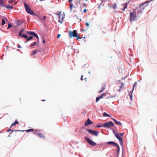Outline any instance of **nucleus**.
Listing matches in <instances>:
<instances>
[{"instance_id": "9b49d317", "label": "nucleus", "mask_w": 157, "mask_h": 157, "mask_svg": "<svg viewBox=\"0 0 157 157\" xmlns=\"http://www.w3.org/2000/svg\"><path fill=\"white\" fill-rule=\"evenodd\" d=\"M122 8L121 10L123 11H125V10L127 8V4H124L121 5Z\"/></svg>"}, {"instance_id": "7c9ffc66", "label": "nucleus", "mask_w": 157, "mask_h": 157, "mask_svg": "<svg viewBox=\"0 0 157 157\" xmlns=\"http://www.w3.org/2000/svg\"><path fill=\"white\" fill-rule=\"evenodd\" d=\"M100 99L99 97H97L96 99V102H98Z\"/></svg>"}, {"instance_id": "c9c22d12", "label": "nucleus", "mask_w": 157, "mask_h": 157, "mask_svg": "<svg viewBox=\"0 0 157 157\" xmlns=\"http://www.w3.org/2000/svg\"><path fill=\"white\" fill-rule=\"evenodd\" d=\"M97 127H98V128H100V127H102V126L100 125H97Z\"/></svg>"}, {"instance_id": "680f3d73", "label": "nucleus", "mask_w": 157, "mask_h": 157, "mask_svg": "<svg viewBox=\"0 0 157 157\" xmlns=\"http://www.w3.org/2000/svg\"><path fill=\"white\" fill-rule=\"evenodd\" d=\"M86 78H85V80H86Z\"/></svg>"}, {"instance_id": "3c124183", "label": "nucleus", "mask_w": 157, "mask_h": 157, "mask_svg": "<svg viewBox=\"0 0 157 157\" xmlns=\"http://www.w3.org/2000/svg\"><path fill=\"white\" fill-rule=\"evenodd\" d=\"M115 97V96H112V97H110V98H114Z\"/></svg>"}, {"instance_id": "6ab92c4d", "label": "nucleus", "mask_w": 157, "mask_h": 157, "mask_svg": "<svg viewBox=\"0 0 157 157\" xmlns=\"http://www.w3.org/2000/svg\"><path fill=\"white\" fill-rule=\"evenodd\" d=\"M7 9H12L13 8V7H11L10 6L8 5L5 6Z\"/></svg>"}, {"instance_id": "7ed1b4c3", "label": "nucleus", "mask_w": 157, "mask_h": 157, "mask_svg": "<svg viewBox=\"0 0 157 157\" xmlns=\"http://www.w3.org/2000/svg\"><path fill=\"white\" fill-rule=\"evenodd\" d=\"M114 125L113 123L111 121H109L105 123L102 125V127L104 128H108L110 126H113Z\"/></svg>"}, {"instance_id": "58836bf2", "label": "nucleus", "mask_w": 157, "mask_h": 157, "mask_svg": "<svg viewBox=\"0 0 157 157\" xmlns=\"http://www.w3.org/2000/svg\"><path fill=\"white\" fill-rule=\"evenodd\" d=\"M13 0H10L9 1V2L10 3H11L12 2V1Z\"/></svg>"}, {"instance_id": "f704fd0d", "label": "nucleus", "mask_w": 157, "mask_h": 157, "mask_svg": "<svg viewBox=\"0 0 157 157\" xmlns=\"http://www.w3.org/2000/svg\"><path fill=\"white\" fill-rule=\"evenodd\" d=\"M86 26L87 27H88L89 26V23L87 22L86 23Z\"/></svg>"}, {"instance_id": "a18cd8bd", "label": "nucleus", "mask_w": 157, "mask_h": 157, "mask_svg": "<svg viewBox=\"0 0 157 157\" xmlns=\"http://www.w3.org/2000/svg\"><path fill=\"white\" fill-rule=\"evenodd\" d=\"M83 76L82 75L81 76V80H82L83 79L82 78Z\"/></svg>"}, {"instance_id": "6e6552de", "label": "nucleus", "mask_w": 157, "mask_h": 157, "mask_svg": "<svg viewBox=\"0 0 157 157\" xmlns=\"http://www.w3.org/2000/svg\"><path fill=\"white\" fill-rule=\"evenodd\" d=\"M87 141L88 143L93 146H95L96 144V143H95L89 139H88L87 140Z\"/></svg>"}, {"instance_id": "ea45409f", "label": "nucleus", "mask_w": 157, "mask_h": 157, "mask_svg": "<svg viewBox=\"0 0 157 157\" xmlns=\"http://www.w3.org/2000/svg\"><path fill=\"white\" fill-rule=\"evenodd\" d=\"M113 133L115 135V134L116 133H117L116 132L115 130H114L113 131Z\"/></svg>"}, {"instance_id": "dca6fc26", "label": "nucleus", "mask_w": 157, "mask_h": 157, "mask_svg": "<svg viewBox=\"0 0 157 157\" xmlns=\"http://www.w3.org/2000/svg\"><path fill=\"white\" fill-rule=\"evenodd\" d=\"M103 116L104 117H110V116L109 114L105 113H104L103 114Z\"/></svg>"}, {"instance_id": "cd10ccee", "label": "nucleus", "mask_w": 157, "mask_h": 157, "mask_svg": "<svg viewBox=\"0 0 157 157\" xmlns=\"http://www.w3.org/2000/svg\"><path fill=\"white\" fill-rule=\"evenodd\" d=\"M124 85H123L120 86V87L121 89L119 90V91L120 92L121 91V90L123 88Z\"/></svg>"}, {"instance_id": "f03ea898", "label": "nucleus", "mask_w": 157, "mask_h": 157, "mask_svg": "<svg viewBox=\"0 0 157 157\" xmlns=\"http://www.w3.org/2000/svg\"><path fill=\"white\" fill-rule=\"evenodd\" d=\"M24 6L27 12L31 15L34 14L33 12L30 9L28 5L26 3H24Z\"/></svg>"}, {"instance_id": "338daca9", "label": "nucleus", "mask_w": 157, "mask_h": 157, "mask_svg": "<svg viewBox=\"0 0 157 157\" xmlns=\"http://www.w3.org/2000/svg\"><path fill=\"white\" fill-rule=\"evenodd\" d=\"M25 43H27V42H26H26H25Z\"/></svg>"}, {"instance_id": "c756f323", "label": "nucleus", "mask_w": 157, "mask_h": 157, "mask_svg": "<svg viewBox=\"0 0 157 157\" xmlns=\"http://www.w3.org/2000/svg\"><path fill=\"white\" fill-rule=\"evenodd\" d=\"M2 25H3L5 24L6 22H5V21L4 19H2Z\"/></svg>"}, {"instance_id": "79ce46f5", "label": "nucleus", "mask_w": 157, "mask_h": 157, "mask_svg": "<svg viewBox=\"0 0 157 157\" xmlns=\"http://www.w3.org/2000/svg\"><path fill=\"white\" fill-rule=\"evenodd\" d=\"M118 150H117V153H119L120 151V148H117Z\"/></svg>"}, {"instance_id": "5701e85b", "label": "nucleus", "mask_w": 157, "mask_h": 157, "mask_svg": "<svg viewBox=\"0 0 157 157\" xmlns=\"http://www.w3.org/2000/svg\"><path fill=\"white\" fill-rule=\"evenodd\" d=\"M18 122L17 121H15V122L14 123H13L11 125V127L13 125H16V124H18Z\"/></svg>"}, {"instance_id": "e433bc0d", "label": "nucleus", "mask_w": 157, "mask_h": 157, "mask_svg": "<svg viewBox=\"0 0 157 157\" xmlns=\"http://www.w3.org/2000/svg\"><path fill=\"white\" fill-rule=\"evenodd\" d=\"M60 36H61V35L60 34H58L57 36V38H59L60 37Z\"/></svg>"}, {"instance_id": "bb28decb", "label": "nucleus", "mask_w": 157, "mask_h": 157, "mask_svg": "<svg viewBox=\"0 0 157 157\" xmlns=\"http://www.w3.org/2000/svg\"><path fill=\"white\" fill-rule=\"evenodd\" d=\"M36 44V42H34V43L33 44H31L30 45V47H33L34 45H35Z\"/></svg>"}, {"instance_id": "774afa93", "label": "nucleus", "mask_w": 157, "mask_h": 157, "mask_svg": "<svg viewBox=\"0 0 157 157\" xmlns=\"http://www.w3.org/2000/svg\"><path fill=\"white\" fill-rule=\"evenodd\" d=\"M86 0V1H87V0Z\"/></svg>"}, {"instance_id": "473e14b6", "label": "nucleus", "mask_w": 157, "mask_h": 157, "mask_svg": "<svg viewBox=\"0 0 157 157\" xmlns=\"http://www.w3.org/2000/svg\"><path fill=\"white\" fill-rule=\"evenodd\" d=\"M11 27H12V25L10 24H9L8 25V27L7 29H8L10 28Z\"/></svg>"}, {"instance_id": "39448f33", "label": "nucleus", "mask_w": 157, "mask_h": 157, "mask_svg": "<svg viewBox=\"0 0 157 157\" xmlns=\"http://www.w3.org/2000/svg\"><path fill=\"white\" fill-rule=\"evenodd\" d=\"M87 131L94 136H97L98 135V132L96 131L91 129H88L87 130Z\"/></svg>"}, {"instance_id": "a878e982", "label": "nucleus", "mask_w": 157, "mask_h": 157, "mask_svg": "<svg viewBox=\"0 0 157 157\" xmlns=\"http://www.w3.org/2000/svg\"><path fill=\"white\" fill-rule=\"evenodd\" d=\"M37 50H36V49L34 50L33 52V55L37 53Z\"/></svg>"}, {"instance_id": "423d86ee", "label": "nucleus", "mask_w": 157, "mask_h": 157, "mask_svg": "<svg viewBox=\"0 0 157 157\" xmlns=\"http://www.w3.org/2000/svg\"><path fill=\"white\" fill-rule=\"evenodd\" d=\"M115 136L119 140L120 144L122 146L123 144L122 138L118 133H116Z\"/></svg>"}, {"instance_id": "c03bdc74", "label": "nucleus", "mask_w": 157, "mask_h": 157, "mask_svg": "<svg viewBox=\"0 0 157 157\" xmlns=\"http://www.w3.org/2000/svg\"><path fill=\"white\" fill-rule=\"evenodd\" d=\"M83 12H86V9H85L84 10H83Z\"/></svg>"}, {"instance_id": "4c0bfd02", "label": "nucleus", "mask_w": 157, "mask_h": 157, "mask_svg": "<svg viewBox=\"0 0 157 157\" xmlns=\"http://www.w3.org/2000/svg\"><path fill=\"white\" fill-rule=\"evenodd\" d=\"M28 37V36L27 35H25V36H24V38H25V39H27Z\"/></svg>"}, {"instance_id": "4be33fe9", "label": "nucleus", "mask_w": 157, "mask_h": 157, "mask_svg": "<svg viewBox=\"0 0 157 157\" xmlns=\"http://www.w3.org/2000/svg\"><path fill=\"white\" fill-rule=\"evenodd\" d=\"M70 10H71V11H72V7H75V6H74L71 3L70 5Z\"/></svg>"}, {"instance_id": "393cba45", "label": "nucleus", "mask_w": 157, "mask_h": 157, "mask_svg": "<svg viewBox=\"0 0 157 157\" xmlns=\"http://www.w3.org/2000/svg\"><path fill=\"white\" fill-rule=\"evenodd\" d=\"M60 13H61V12H60L59 13H56V14L57 15H59V22H60V23H62V21L61 22H60Z\"/></svg>"}, {"instance_id": "603ef678", "label": "nucleus", "mask_w": 157, "mask_h": 157, "mask_svg": "<svg viewBox=\"0 0 157 157\" xmlns=\"http://www.w3.org/2000/svg\"><path fill=\"white\" fill-rule=\"evenodd\" d=\"M43 42L44 43H45V40H44L43 41Z\"/></svg>"}, {"instance_id": "0eeeda50", "label": "nucleus", "mask_w": 157, "mask_h": 157, "mask_svg": "<svg viewBox=\"0 0 157 157\" xmlns=\"http://www.w3.org/2000/svg\"><path fill=\"white\" fill-rule=\"evenodd\" d=\"M27 33L30 35H32L34 37H36L37 39H39V37L37 34L33 32L27 31Z\"/></svg>"}, {"instance_id": "ddd939ff", "label": "nucleus", "mask_w": 157, "mask_h": 157, "mask_svg": "<svg viewBox=\"0 0 157 157\" xmlns=\"http://www.w3.org/2000/svg\"><path fill=\"white\" fill-rule=\"evenodd\" d=\"M112 119L114 123L117 125H121V123L120 121H117L116 119L113 118H112Z\"/></svg>"}, {"instance_id": "052dcab7", "label": "nucleus", "mask_w": 157, "mask_h": 157, "mask_svg": "<svg viewBox=\"0 0 157 157\" xmlns=\"http://www.w3.org/2000/svg\"><path fill=\"white\" fill-rule=\"evenodd\" d=\"M78 38L80 39V38L79 37H78L77 39H78Z\"/></svg>"}, {"instance_id": "1a4fd4ad", "label": "nucleus", "mask_w": 157, "mask_h": 157, "mask_svg": "<svg viewBox=\"0 0 157 157\" xmlns=\"http://www.w3.org/2000/svg\"><path fill=\"white\" fill-rule=\"evenodd\" d=\"M92 124V122L89 119H88L85 122V126H87Z\"/></svg>"}, {"instance_id": "37998d69", "label": "nucleus", "mask_w": 157, "mask_h": 157, "mask_svg": "<svg viewBox=\"0 0 157 157\" xmlns=\"http://www.w3.org/2000/svg\"><path fill=\"white\" fill-rule=\"evenodd\" d=\"M25 36V35H21V37L24 38Z\"/></svg>"}, {"instance_id": "2eb2a0df", "label": "nucleus", "mask_w": 157, "mask_h": 157, "mask_svg": "<svg viewBox=\"0 0 157 157\" xmlns=\"http://www.w3.org/2000/svg\"><path fill=\"white\" fill-rule=\"evenodd\" d=\"M37 134L40 137L43 138L44 137L43 134L42 133H37Z\"/></svg>"}, {"instance_id": "20e7f679", "label": "nucleus", "mask_w": 157, "mask_h": 157, "mask_svg": "<svg viewBox=\"0 0 157 157\" xmlns=\"http://www.w3.org/2000/svg\"><path fill=\"white\" fill-rule=\"evenodd\" d=\"M78 33L76 30H74L73 32H70L69 33V35L70 37H76L77 36Z\"/></svg>"}, {"instance_id": "f257e3e1", "label": "nucleus", "mask_w": 157, "mask_h": 157, "mask_svg": "<svg viewBox=\"0 0 157 157\" xmlns=\"http://www.w3.org/2000/svg\"><path fill=\"white\" fill-rule=\"evenodd\" d=\"M136 10H134L132 12H130V21H136L137 19V16H136Z\"/></svg>"}, {"instance_id": "b1692460", "label": "nucleus", "mask_w": 157, "mask_h": 157, "mask_svg": "<svg viewBox=\"0 0 157 157\" xmlns=\"http://www.w3.org/2000/svg\"><path fill=\"white\" fill-rule=\"evenodd\" d=\"M132 92H132H132H131V94H129L130 98V99H131V100H132Z\"/></svg>"}, {"instance_id": "e2e57ef3", "label": "nucleus", "mask_w": 157, "mask_h": 157, "mask_svg": "<svg viewBox=\"0 0 157 157\" xmlns=\"http://www.w3.org/2000/svg\"><path fill=\"white\" fill-rule=\"evenodd\" d=\"M121 84H122V85H124V84H123V83H121Z\"/></svg>"}, {"instance_id": "9d476101", "label": "nucleus", "mask_w": 157, "mask_h": 157, "mask_svg": "<svg viewBox=\"0 0 157 157\" xmlns=\"http://www.w3.org/2000/svg\"><path fill=\"white\" fill-rule=\"evenodd\" d=\"M107 144L109 145H113L116 147H119L118 145L116 143L112 142L109 141L107 142Z\"/></svg>"}, {"instance_id": "4d7b16f0", "label": "nucleus", "mask_w": 157, "mask_h": 157, "mask_svg": "<svg viewBox=\"0 0 157 157\" xmlns=\"http://www.w3.org/2000/svg\"><path fill=\"white\" fill-rule=\"evenodd\" d=\"M86 4H83V6H86Z\"/></svg>"}, {"instance_id": "5fc2aeb1", "label": "nucleus", "mask_w": 157, "mask_h": 157, "mask_svg": "<svg viewBox=\"0 0 157 157\" xmlns=\"http://www.w3.org/2000/svg\"><path fill=\"white\" fill-rule=\"evenodd\" d=\"M17 131H24V130H23V131H21V130H17Z\"/></svg>"}, {"instance_id": "a211bd4d", "label": "nucleus", "mask_w": 157, "mask_h": 157, "mask_svg": "<svg viewBox=\"0 0 157 157\" xmlns=\"http://www.w3.org/2000/svg\"><path fill=\"white\" fill-rule=\"evenodd\" d=\"M112 7L114 9H115L117 8V5L116 3H114L113 5L112 6Z\"/></svg>"}, {"instance_id": "f3484780", "label": "nucleus", "mask_w": 157, "mask_h": 157, "mask_svg": "<svg viewBox=\"0 0 157 157\" xmlns=\"http://www.w3.org/2000/svg\"><path fill=\"white\" fill-rule=\"evenodd\" d=\"M33 38V37L31 36H30L28 38L26 39V41H28L29 40L32 39Z\"/></svg>"}, {"instance_id": "8fccbe9b", "label": "nucleus", "mask_w": 157, "mask_h": 157, "mask_svg": "<svg viewBox=\"0 0 157 157\" xmlns=\"http://www.w3.org/2000/svg\"><path fill=\"white\" fill-rule=\"evenodd\" d=\"M109 6L110 7H112V5L111 4H109Z\"/></svg>"}, {"instance_id": "412c9836", "label": "nucleus", "mask_w": 157, "mask_h": 157, "mask_svg": "<svg viewBox=\"0 0 157 157\" xmlns=\"http://www.w3.org/2000/svg\"><path fill=\"white\" fill-rule=\"evenodd\" d=\"M24 32V30L23 29H21L19 33V36H21V33H22Z\"/></svg>"}, {"instance_id": "4468645a", "label": "nucleus", "mask_w": 157, "mask_h": 157, "mask_svg": "<svg viewBox=\"0 0 157 157\" xmlns=\"http://www.w3.org/2000/svg\"><path fill=\"white\" fill-rule=\"evenodd\" d=\"M3 0H1L0 1V6L5 7V6L3 4Z\"/></svg>"}, {"instance_id": "72a5a7b5", "label": "nucleus", "mask_w": 157, "mask_h": 157, "mask_svg": "<svg viewBox=\"0 0 157 157\" xmlns=\"http://www.w3.org/2000/svg\"><path fill=\"white\" fill-rule=\"evenodd\" d=\"M104 93H103L99 97L100 99L102 98H103V95H104Z\"/></svg>"}, {"instance_id": "864d4df0", "label": "nucleus", "mask_w": 157, "mask_h": 157, "mask_svg": "<svg viewBox=\"0 0 157 157\" xmlns=\"http://www.w3.org/2000/svg\"><path fill=\"white\" fill-rule=\"evenodd\" d=\"M11 129H9V130H8V132H9L10 131H11Z\"/></svg>"}, {"instance_id": "f8f14e48", "label": "nucleus", "mask_w": 157, "mask_h": 157, "mask_svg": "<svg viewBox=\"0 0 157 157\" xmlns=\"http://www.w3.org/2000/svg\"><path fill=\"white\" fill-rule=\"evenodd\" d=\"M151 1H148L146 2L143 3H142L141 5V6H144L145 7H146L148 5L149 3L150 2H151Z\"/></svg>"}, {"instance_id": "6e6d98bb", "label": "nucleus", "mask_w": 157, "mask_h": 157, "mask_svg": "<svg viewBox=\"0 0 157 157\" xmlns=\"http://www.w3.org/2000/svg\"><path fill=\"white\" fill-rule=\"evenodd\" d=\"M60 18H61V19H63V17H62V18H61V17H60Z\"/></svg>"}, {"instance_id": "49530a36", "label": "nucleus", "mask_w": 157, "mask_h": 157, "mask_svg": "<svg viewBox=\"0 0 157 157\" xmlns=\"http://www.w3.org/2000/svg\"><path fill=\"white\" fill-rule=\"evenodd\" d=\"M43 18L44 19H45L46 18V17L45 16H44Z\"/></svg>"}, {"instance_id": "69168bd1", "label": "nucleus", "mask_w": 157, "mask_h": 157, "mask_svg": "<svg viewBox=\"0 0 157 157\" xmlns=\"http://www.w3.org/2000/svg\"><path fill=\"white\" fill-rule=\"evenodd\" d=\"M122 150H123V147H122Z\"/></svg>"}, {"instance_id": "a19ab883", "label": "nucleus", "mask_w": 157, "mask_h": 157, "mask_svg": "<svg viewBox=\"0 0 157 157\" xmlns=\"http://www.w3.org/2000/svg\"><path fill=\"white\" fill-rule=\"evenodd\" d=\"M120 135L121 136H122L124 135V133H120Z\"/></svg>"}, {"instance_id": "c85d7f7f", "label": "nucleus", "mask_w": 157, "mask_h": 157, "mask_svg": "<svg viewBox=\"0 0 157 157\" xmlns=\"http://www.w3.org/2000/svg\"><path fill=\"white\" fill-rule=\"evenodd\" d=\"M137 85V83L136 82H135L134 83V84H133V89L132 90V92H133L134 90V87H135V86H136V85Z\"/></svg>"}, {"instance_id": "0e129e2a", "label": "nucleus", "mask_w": 157, "mask_h": 157, "mask_svg": "<svg viewBox=\"0 0 157 157\" xmlns=\"http://www.w3.org/2000/svg\"><path fill=\"white\" fill-rule=\"evenodd\" d=\"M40 1H43V0H40Z\"/></svg>"}, {"instance_id": "bf43d9fd", "label": "nucleus", "mask_w": 157, "mask_h": 157, "mask_svg": "<svg viewBox=\"0 0 157 157\" xmlns=\"http://www.w3.org/2000/svg\"><path fill=\"white\" fill-rule=\"evenodd\" d=\"M88 73H89V74H90V71H88Z\"/></svg>"}, {"instance_id": "09e8293b", "label": "nucleus", "mask_w": 157, "mask_h": 157, "mask_svg": "<svg viewBox=\"0 0 157 157\" xmlns=\"http://www.w3.org/2000/svg\"><path fill=\"white\" fill-rule=\"evenodd\" d=\"M73 0H68V1L70 2L72 1Z\"/></svg>"}, {"instance_id": "de8ad7c7", "label": "nucleus", "mask_w": 157, "mask_h": 157, "mask_svg": "<svg viewBox=\"0 0 157 157\" xmlns=\"http://www.w3.org/2000/svg\"><path fill=\"white\" fill-rule=\"evenodd\" d=\"M18 48H21V46H20V45H18Z\"/></svg>"}, {"instance_id": "13d9d810", "label": "nucleus", "mask_w": 157, "mask_h": 157, "mask_svg": "<svg viewBox=\"0 0 157 157\" xmlns=\"http://www.w3.org/2000/svg\"><path fill=\"white\" fill-rule=\"evenodd\" d=\"M42 101H45V100H42Z\"/></svg>"}, {"instance_id": "2f4dec72", "label": "nucleus", "mask_w": 157, "mask_h": 157, "mask_svg": "<svg viewBox=\"0 0 157 157\" xmlns=\"http://www.w3.org/2000/svg\"><path fill=\"white\" fill-rule=\"evenodd\" d=\"M26 131L27 132H29L30 131H33V129H28V130H26Z\"/></svg>"}, {"instance_id": "aec40b11", "label": "nucleus", "mask_w": 157, "mask_h": 157, "mask_svg": "<svg viewBox=\"0 0 157 157\" xmlns=\"http://www.w3.org/2000/svg\"><path fill=\"white\" fill-rule=\"evenodd\" d=\"M105 89V87L103 86L101 88V90L99 92H98L99 93L102 92Z\"/></svg>"}]
</instances>
